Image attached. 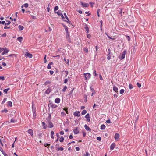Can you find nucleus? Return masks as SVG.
<instances>
[{"label":"nucleus","instance_id":"obj_47","mask_svg":"<svg viewBox=\"0 0 156 156\" xmlns=\"http://www.w3.org/2000/svg\"><path fill=\"white\" fill-rule=\"evenodd\" d=\"M68 81V79H65L64 80V83H66Z\"/></svg>","mask_w":156,"mask_h":156},{"label":"nucleus","instance_id":"obj_28","mask_svg":"<svg viewBox=\"0 0 156 156\" xmlns=\"http://www.w3.org/2000/svg\"><path fill=\"white\" fill-rule=\"evenodd\" d=\"M57 13L58 14V15H59V16H61V15H62V13H61V11H60V10H58L57 12Z\"/></svg>","mask_w":156,"mask_h":156},{"label":"nucleus","instance_id":"obj_5","mask_svg":"<svg viewBox=\"0 0 156 156\" xmlns=\"http://www.w3.org/2000/svg\"><path fill=\"white\" fill-rule=\"evenodd\" d=\"M119 134L118 133H116L115 135L114 138L115 140L116 141H118V140L119 138Z\"/></svg>","mask_w":156,"mask_h":156},{"label":"nucleus","instance_id":"obj_35","mask_svg":"<svg viewBox=\"0 0 156 156\" xmlns=\"http://www.w3.org/2000/svg\"><path fill=\"white\" fill-rule=\"evenodd\" d=\"M67 89V87L66 86H65L64 87L63 89H62L63 92H65Z\"/></svg>","mask_w":156,"mask_h":156},{"label":"nucleus","instance_id":"obj_57","mask_svg":"<svg viewBox=\"0 0 156 156\" xmlns=\"http://www.w3.org/2000/svg\"><path fill=\"white\" fill-rule=\"evenodd\" d=\"M4 48H0V53L3 51Z\"/></svg>","mask_w":156,"mask_h":156},{"label":"nucleus","instance_id":"obj_31","mask_svg":"<svg viewBox=\"0 0 156 156\" xmlns=\"http://www.w3.org/2000/svg\"><path fill=\"white\" fill-rule=\"evenodd\" d=\"M65 31L66 32V33H68L69 32H68V27L67 26H66L65 27Z\"/></svg>","mask_w":156,"mask_h":156},{"label":"nucleus","instance_id":"obj_22","mask_svg":"<svg viewBox=\"0 0 156 156\" xmlns=\"http://www.w3.org/2000/svg\"><path fill=\"white\" fill-rule=\"evenodd\" d=\"M8 103V106H9L10 107H12V102L10 101H9L7 102Z\"/></svg>","mask_w":156,"mask_h":156},{"label":"nucleus","instance_id":"obj_33","mask_svg":"<svg viewBox=\"0 0 156 156\" xmlns=\"http://www.w3.org/2000/svg\"><path fill=\"white\" fill-rule=\"evenodd\" d=\"M124 91H125L123 89H121L120 90V93L121 94H122L124 92Z\"/></svg>","mask_w":156,"mask_h":156},{"label":"nucleus","instance_id":"obj_51","mask_svg":"<svg viewBox=\"0 0 156 156\" xmlns=\"http://www.w3.org/2000/svg\"><path fill=\"white\" fill-rule=\"evenodd\" d=\"M137 85L138 87H139V88L140 87H141V84L140 83H137Z\"/></svg>","mask_w":156,"mask_h":156},{"label":"nucleus","instance_id":"obj_48","mask_svg":"<svg viewBox=\"0 0 156 156\" xmlns=\"http://www.w3.org/2000/svg\"><path fill=\"white\" fill-rule=\"evenodd\" d=\"M7 112H8V110L6 109H5L4 110L2 111V112H5L6 113Z\"/></svg>","mask_w":156,"mask_h":156},{"label":"nucleus","instance_id":"obj_63","mask_svg":"<svg viewBox=\"0 0 156 156\" xmlns=\"http://www.w3.org/2000/svg\"><path fill=\"white\" fill-rule=\"evenodd\" d=\"M91 37V36L90 34H88L87 35V37L89 38H90Z\"/></svg>","mask_w":156,"mask_h":156},{"label":"nucleus","instance_id":"obj_6","mask_svg":"<svg viewBox=\"0 0 156 156\" xmlns=\"http://www.w3.org/2000/svg\"><path fill=\"white\" fill-rule=\"evenodd\" d=\"M126 51H123V52H122V55L120 58L121 59V60L122 59L125 58V54H126Z\"/></svg>","mask_w":156,"mask_h":156},{"label":"nucleus","instance_id":"obj_43","mask_svg":"<svg viewBox=\"0 0 156 156\" xmlns=\"http://www.w3.org/2000/svg\"><path fill=\"white\" fill-rule=\"evenodd\" d=\"M42 125L43 126H44V128L46 129V126H45V125H46L45 123L44 122H42Z\"/></svg>","mask_w":156,"mask_h":156},{"label":"nucleus","instance_id":"obj_30","mask_svg":"<svg viewBox=\"0 0 156 156\" xmlns=\"http://www.w3.org/2000/svg\"><path fill=\"white\" fill-rule=\"evenodd\" d=\"M33 116H34L35 117L36 116V113H35V110L33 109Z\"/></svg>","mask_w":156,"mask_h":156},{"label":"nucleus","instance_id":"obj_64","mask_svg":"<svg viewBox=\"0 0 156 156\" xmlns=\"http://www.w3.org/2000/svg\"><path fill=\"white\" fill-rule=\"evenodd\" d=\"M15 122V121L14 120H13L12 119H11V120L10 122H12V123H14Z\"/></svg>","mask_w":156,"mask_h":156},{"label":"nucleus","instance_id":"obj_24","mask_svg":"<svg viewBox=\"0 0 156 156\" xmlns=\"http://www.w3.org/2000/svg\"><path fill=\"white\" fill-rule=\"evenodd\" d=\"M108 55H112V53H111V50L110 48H109L108 50Z\"/></svg>","mask_w":156,"mask_h":156},{"label":"nucleus","instance_id":"obj_52","mask_svg":"<svg viewBox=\"0 0 156 156\" xmlns=\"http://www.w3.org/2000/svg\"><path fill=\"white\" fill-rule=\"evenodd\" d=\"M89 154L88 152H86L85 154H84V156H88Z\"/></svg>","mask_w":156,"mask_h":156},{"label":"nucleus","instance_id":"obj_50","mask_svg":"<svg viewBox=\"0 0 156 156\" xmlns=\"http://www.w3.org/2000/svg\"><path fill=\"white\" fill-rule=\"evenodd\" d=\"M100 12V9H98L97 11V13H98V17L100 16V15H99V12Z\"/></svg>","mask_w":156,"mask_h":156},{"label":"nucleus","instance_id":"obj_19","mask_svg":"<svg viewBox=\"0 0 156 156\" xmlns=\"http://www.w3.org/2000/svg\"><path fill=\"white\" fill-rule=\"evenodd\" d=\"M18 28H19V30L20 31H21L23 29L24 27L22 26L19 25L18 26Z\"/></svg>","mask_w":156,"mask_h":156},{"label":"nucleus","instance_id":"obj_40","mask_svg":"<svg viewBox=\"0 0 156 156\" xmlns=\"http://www.w3.org/2000/svg\"><path fill=\"white\" fill-rule=\"evenodd\" d=\"M84 51L86 52L87 53H88V49H87V48H84Z\"/></svg>","mask_w":156,"mask_h":156},{"label":"nucleus","instance_id":"obj_29","mask_svg":"<svg viewBox=\"0 0 156 156\" xmlns=\"http://www.w3.org/2000/svg\"><path fill=\"white\" fill-rule=\"evenodd\" d=\"M22 39H23V38L22 37H19L17 38V39L19 41H20V42H21L22 41Z\"/></svg>","mask_w":156,"mask_h":156},{"label":"nucleus","instance_id":"obj_13","mask_svg":"<svg viewBox=\"0 0 156 156\" xmlns=\"http://www.w3.org/2000/svg\"><path fill=\"white\" fill-rule=\"evenodd\" d=\"M60 98H56L55 100V103H60Z\"/></svg>","mask_w":156,"mask_h":156},{"label":"nucleus","instance_id":"obj_58","mask_svg":"<svg viewBox=\"0 0 156 156\" xmlns=\"http://www.w3.org/2000/svg\"><path fill=\"white\" fill-rule=\"evenodd\" d=\"M46 55H45V57L44 59L45 63H46V61H47L46 60Z\"/></svg>","mask_w":156,"mask_h":156},{"label":"nucleus","instance_id":"obj_18","mask_svg":"<svg viewBox=\"0 0 156 156\" xmlns=\"http://www.w3.org/2000/svg\"><path fill=\"white\" fill-rule=\"evenodd\" d=\"M29 5L28 3H25L21 6V8H23L24 7L26 8H27L28 7Z\"/></svg>","mask_w":156,"mask_h":156},{"label":"nucleus","instance_id":"obj_39","mask_svg":"<svg viewBox=\"0 0 156 156\" xmlns=\"http://www.w3.org/2000/svg\"><path fill=\"white\" fill-rule=\"evenodd\" d=\"M11 23V22L10 21H8V23H5V26H7V25H9Z\"/></svg>","mask_w":156,"mask_h":156},{"label":"nucleus","instance_id":"obj_62","mask_svg":"<svg viewBox=\"0 0 156 156\" xmlns=\"http://www.w3.org/2000/svg\"><path fill=\"white\" fill-rule=\"evenodd\" d=\"M86 133L85 132H83V136H86Z\"/></svg>","mask_w":156,"mask_h":156},{"label":"nucleus","instance_id":"obj_42","mask_svg":"<svg viewBox=\"0 0 156 156\" xmlns=\"http://www.w3.org/2000/svg\"><path fill=\"white\" fill-rule=\"evenodd\" d=\"M64 15L65 16V18L68 20H69V19L68 18V17H67L66 15V13H64Z\"/></svg>","mask_w":156,"mask_h":156},{"label":"nucleus","instance_id":"obj_41","mask_svg":"<svg viewBox=\"0 0 156 156\" xmlns=\"http://www.w3.org/2000/svg\"><path fill=\"white\" fill-rule=\"evenodd\" d=\"M58 6H56L54 8V10L55 11L56 10H58Z\"/></svg>","mask_w":156,"mask_h":156},{"label":"nucleus","instance_id":"obj_23","mask_svg":"<svg viewBox=\"0 0 156 156\" xmlns=\"http://www.w3.org/2000/svg\"><path fill=\"white\" fill-rule=\"evenodd\" d=\"M54 132L53 131H51V137L52 138H54V137L53 136V135L54 134Z\"/></svg>","mask_w":156,"mask_h":156},{"label":"nucleus","instance_id":"obj_11","mask_svg":"<svg viewBox=\"0 0 156 156\" xmlns=\"http://www.w3.org/2000/svg\"><path fill=\"white\" fill-rule=\"evenodd\" d=\"M74 133L75 134H77L79 133V131L78 130V128L77 127H76L75 129L73 130Z\"/></svg>","mask_w":156,"mask_h":156},{"label":"nucleus","instance_id":"obj_21","mask_svg":"<svg viewBox=\"0 0 156 156\" xmlns=\"http://www.w3.org/2000/svg\"><path fill=\"white\" fill-rule=\"evenodd\" d=\"M105 125L103 124L101 126V130H104L105 129Z\"/></svg>","mask_w":156,"mask_h":156},{"label":"nucleus","instance_id":"obj_1","mask_svg":"<svg viewBox=\"0 0 156 156\" xmlns=\"http://www.w3.org/2000/svg\"><path fill=\"white\" fill-rule=\"evenodd\" d=\"M85 80H87L89 79L91 76V74L89 73H84Z\"/></svg>","mask_w":156,"mask_h":156},{"label":"nucleus","instance_id":"obj_8","mask_svg":"<svg viewBox=\"0 0 156 156\" xmlns=\"http://www.w3.org/2000/svg\"><path fill=\"white\" fill-rule=\"evenodd\" d=\"M81 5L84 7H87L89 6V5L88 3H83L82 2H81Z\"/></svg>","mask_w":156,"mask_h":156},{"label":"nucleus","instance_id":"obj_46","mask_svg":"<svg viewBox=\"0 0 156 156\" xmlns=\"http://www.w3.org/2000/svg\"><path fill=\"white\" fill-rule=\"evenodd\" d=\"M97 139L98 140L100 141L101 140V138L100 136L98 137L97 138Z\"/></svg>","mask_w":156,"mask_h":156},{"label":"nucleus","instance_id":"obj_37","mask_svg":"<svg viewBox=\"0 0 156 156\" xmlns=\"http://www.w3.org/2000/svg\"><path fill=\"white\" fill-rule=\"evenodd\" d=\"M85 117L87 119L89 118H90V116H89V114L88 113H87V115L85 116Z\"/></svg>","mask_w":156,"mask_h":156},{"label":"nucleus","instance_id":"obj_60","mask_svg":"<svg viewBox=\"0 0 156 156\" xmlns=\"http://www.w3.org/2000/svg\"><path fill=\"white\" fill-rule=\"evenodd\" d=\"M5 23V21H0V24H4Z\"/></svg>","mask_w":156,"mask_h":156},{"label":"nucleus","instance_id":"obj_56","mask_svg":"<svg viewBox=\"0 0 156 156\" xmlns=\"http://www.w3.org/2000/svg\"><path fill=\"white\" fill-rule=\"evenodd\" d=\"M112 55H108L107 57V59L108 60H109L111 59Z\"/></svg>","mask_w":156,"mask_h":156},{"label":"nucleus","instance_id":"obj_53","mask_svg":"<svg viewBox=\"0 0 156 156\" xmlns=\"http://www.w3.org/2000/svg\"><path fill=\"white\" fill-rule=\"evenodd\" d=\"M0 80H5V77L4 76H0Z\"/></svg>","mask_w":156,"mask_h":156},{"label":"nucleus","instance_id":"obj_36","mask_svg":"<svg viewBox=\"0 0 156 156\" xmlns=\"http://www.w3.org/2000/svg\"><path fill=\"white\" fill-rule=\"evenodd\" d=\"M129 88L130 89H131L133 88V87L131 84H130L129 85Z\"/></svg>","mask_w":156,"mask_h":156},{"label":"nucleus","instance_id":"obj_34","mask_svg":"<svg viewBox=\"0 0 156 156\" xmlns=\"http://www.w3.org/2000/svg\"><path fill=\"white\" fill-rule=\"evenodd\" d=\"M64 150V148L63 147H58L57 149V150L62 151Z\"/></svg>","mask_w":156,"mask_h":156},{"label":"nucleus","instance_id":"obj_3","mask_svg":"<svg viewBox=\"0 0 156 156\" xmlns=\"http://www.w3.org/2000/svg\"><path fill=\"white\" fill-rule=\"evenodd\" d=\"M3 51V52L1 54L2 55H4V54L7 53L9 52V50L6 48H5Z\"/></svg>","mask_w":156,"mask_h":156},{"label":"nucleus","instance_id":"obj_49","mask_svg":"<svg viewBox=\"0 0 156 156\" xmlns=\"http://www.w3.org/2000/svg\"><path fill=\"white\" fill-rule=\"evenodd\" d=\"M61 114L62 115V116H65L66 115L65 113L64 112H61Z\"/></svg>","mask_w":156,"mask_h":156},{"label":"nucleus","instance_id":"obj_15","mask_svg":"<svg viewBox=\"0 0 156 156\" xmlns=\"http://www.w3.org/2000/svg\"><path fill=\"white\" fill-rule=\"evenodd\" d=\"M115 145L114 143H112L111 145L110 146V149L111 150H113L115 148Z\"/></svg>","mask_w":156,"mask_h":156},{"label":"nucleus","instance_id":"obj_27","mask_svg":"<svg viewBox=\"0 0 156 156\" xmlns=\"http://www.w3.org/2000/svg\"><path fill=\"white\" fill-rule=\"evenodd\" d=\"M64 138L62 136H61L59 139V141L60 142H62L63 141Z\"/></svg>","mask_w":156,"mask_h":156},{"label":"nucleus","instance_id":"obj_55","mask_svg":"<svg viewBox=\"0 0 156 156\" xmlns=\"http://www.w3.org/2000/svg\"><path fill=\"white\" fill-rule=\"evenodd\" d=\"M5 27H4V29H9L10 28V27H7L6 26H5Z\"/></svg>","mask_w":156,"mask_h":156},{"label":"nucleus","instance_id":"obj_14","mask_svg":"<svg viewBox=\"0 0 156 156\" xmlns=\"http://www.w3.org/2000/svg\"><path fill=\"white\" fill-rule=\"evenodd\" d=\"M66 37L68 41H70L69 34V33H66Z\"/></svg>","mask_w":156,"mask_h":156},{"label":"nucleus","instance_id":"obj_26","mask_svg":"<svg viewBox=\"0 0 156 156\" xmlns=\"http://www.w3.org/2000/svg\"><path fill=\"white\" fill-rule=\"evenodd\" d=\"M51 83V82L49 81H46L44 84V85H47V84H50Z\"/></svg>","mask_w":156,"mask_h":156},{"label":"nucleus","instance_id":"obj_4","mask_svg":"<svg viewBox=\"0 0 156 156\" xmlns=\"http://www.w3.org/2000/svg\"><path fill=\"white\" fill-rule=\"evenodd\" d=\"M75 116L79 117L80 115V112L79 111H76L73 114Z\"/></svg>","mask_w":156,"mask_h":156},{"label":"nucleus","instance_id":"obj_32","mask_svg":"<svg viewBox=\"0 0 156 156\" xmlns=\"http://www.w3.org/2000/svg\"><path fill=\"white\" fill-rule=\"evenodd\" d=\"M87 113V111L86 110H83L82 112V115H85L86 113Z\"/></svg>","mask_w":156,"mask_h":156},{"label":"nucleus","instance_id":"obj_16","mask_svg":"<svg viewBox=\"0 0 156 156\" xmlns=\"http://www.w3.org/2000/svg\"><path fill=\"white\" fill-rule=\"evenodd\" d=\"M113 90L116 92H118V88L115 86H114L113 87Z\"/></svg>","mask_w":156,"mask_h":156},{"label":"nucleus","instance_id":"obj_20","mask_svg":"<svg viewBox=\"0 0 156 156\" xmlns=\"http://www.w3.org/2000/svg\"><path fill=\"white\" fill-rule=\"evenodd\" d=\"M85 28L86 30L87 31V33H88L89 32V29L87 25H86L85 27Z\"/></svg>","mask_w":156,"mask_h":156},{"label":"nucleus","instance_id":"obj_9","mask_svg":"<svg viewBox=\"0 0 156 156\" xmlns=\"http://www.w3.org/2000/svg\"><path fill=\"white\" fill-rule=\"evenodd\" d=\"M28 133L29 134H30V135L32 136L33 135V130L31 129H29V130H28Z\"/></svg>","mask_w":156,"mask_h":156},{"label":"nucleus","instance_id":"obj_45","mask_svg":"<svg viewBox=\"0 0 156 156\" xmlns=\"http://www.w3.org/2000/svg\"><path fill=\"white\" fill-rule=\"evenodd\" d=\"M106 122L108 123H111V122L110 121V119H108L106 121Z\"/></svg>","mask_w":156,"mask_h":156},{"label":"nucleus","instance_id":"obj_12","mask_svg":"<svg viewBox=\"0 0 156 156\" xmlns=\"http://www.w3.org/2000/svg\"><path fill=\"white\" fill-rule=\"evenodd\" d=\"M51 91V89L50 88H48L45 92V93L46 94H49Z\"/></svg>","mask_w":156,"mask_h":156},{"label":"nucleus","instance_id":"obj_44","mask_svg":"<svg viewBox=\"0 0 156 156\" xmlns=\"http://www.w3.org/2000/svg\"><path fill=\"white\" fill-rule=\"evenodd\" d=\"M126 38L129 41H130V37H129V36H128L126 35Z\"/></svg>","mask_w":156,"mask_h":156},{"label":"nucleus","instance_id":"obj_54","mask_svg":"<svg viewBox=\"0 0 156 156\" xmlns=\"http://www.w3.org/2000/svg\"><path fill=\"white\" fill-rule=\"evenodd\" d=\"M51 68V65L48 64L47 66V68L48 69H50Z\"/></svg>","mask_w":156,"mask_h":156},{"label":"nucleus","instance_id":"obj_7","mask_svg":"<svg viewBox=\"0 0 156 156\" xmlns=\"http://www.w3.org/2000/svg\"><path fill=\"white\" fill-rule=\"evenodd\" d=\"M25 55L27 57H28L30 58H31L32 57V54H30V53H28L27 52H26L25 53Z\"/></svg>","mask_w":156,"mask_h":156},{"label":"nucleus","instance_id":"obj_17","mask_svg":"<svg viewBox=\"0 0 156 156\" xmlns=\"http://www.w3.org/2000/svg\"><path fill=\"white\" fill-rule=\"evenodd\" d=\"M53 126V125L52 123L51 122H49V124L48 125V127L50 128H52Z\"/></svg>","mask_w":156,"mask_h":156},{"label":"nucleus","instance_id":"obj_10","mask_svg":"<svg viewBox=\"0 0 156 156\" xmlns=\"http://www.w3.org/2000/svg\"><path fill=\"white\" fill-rule=\"evenodd\" d=\"M84 127L86 130L87 131H90L91 130V129L87 125H84Z\"/></svg>","mask_w":156,"mask_h":156},{"label":"nucleus","instance_id":"obj_25","mask_svg":"<svg viewBox=\"0 0 156 156\" xmlns=\"http://www.w3.org/2000/svg\"><path fill=\"white\" fill-rule=\"evenodd\" d=\"M10 90L9 88H8L7 89H5L3 91L6 94L8 92V91Z\"/></svg>","mask_w":156,"mask_h":156},{"label":"nucleus","instance_id":"obj_38","mask_svg":"<svg viewBox=\"0 0 156 156\" xmlns=\"http://www.w3.org/2000/svg\"><path fill=\"white\" fill-rule=\"evenodd\" d=\"M6 100H7V98H4V99H3V101L2 102V104L4 103L6 101Z\"/></svg>","mask_w":156,"mask_h":156},{"label":"nucleus","instance_id":"obj_59","mask_svg":"<svg viewBox=\"0 0 156 156\" xmlns=\"http://www.w3.org/2000/svg\"><path fill=\"white\" fill-rule=\"evenodd\" d=\"M2 36L3 37H5L6 36V33H4Z\"/></svg>","mask_w":156,"mask_h":156},{"label":"nucleus","instance_id":"obj_61","mask_svg":"<svg viewBox=\"0 0 156 156\" xmlns=\"http://www.w3.org/2000/svg\"><path fill=\"white\" fill-rule=\"evenodd\" d=\"M60 134L61 135H63L64 134V132L63 131H61V132H60Z\"/></svg>","mask_w":156,"mask_h":156},{"label":"nucleus","instance_id":"obj_2","mask_svg":"<svg viewBox=\"0 0 156 156\" xmlns=\"http://www.w3.org/2000/svg\"><path fill=\"white\" fill-rule=\"evenodd\" d=\"M48 107H51L53 108H55L57 107V105L51 103H50L48 105Z\"/></svg>","mask_w":156,"mask_h":156}]
</instances>
